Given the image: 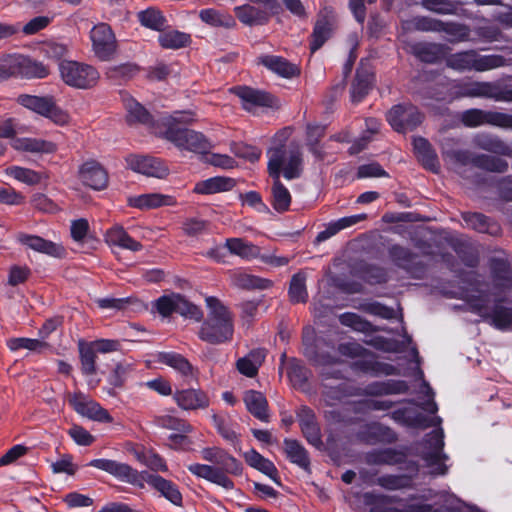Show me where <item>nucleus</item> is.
Listing matches in <instances>:
<instances>
[{"label": "nucleus", "instance_id": "16", "mask_svg": "<svg viewBox=\"0 0 512 512\" xmlns=\"http://www.w3.org/2000/svg\"><path fill=\"white\" fill-rule=\"evenodd\" d=\"M202 458L218 465L224 473L238 475L242 471L241 463L219 447H208L201 451Z\"/></svg>", "mask_w": 512, "mask_h": 512}, {"label": "nucleus", "instance_id": "41", "mask_svg": "<svg viewBox=\"0 0 512 512\" xmlns=\"http://www.w3.org/2000/svg\"><path fill=\"white\" fill-rule=\"evenodd\" d=\"M137 18L142 26L161 32L167 27V19L156 7H148L137 13Z\"/></svg>", "mask_w": 512, "mask_h": 512}, {"label": "nucleus", "instance_id": "59", "mask_svg": "<svg viewBox=\"0 0 512 512\" xmlns=\"http://www.w3.org/2000/svg\"><path fill=\"white\" fill-rule=\"evenodd\" d=\"M176 313L180 314L185 318H190L195 321H201L203 319L202 310L186 300L182 295H177Z\"/></svg>", "mask_w": 512, "mask_h": 512}, {"label": "nucleus", "instance_id": "9", "mask_svg": "<svg viewBox=\"0 0 512 512\" xmlns=\"http://www.w3.org/2000/svg\"><path fill=\"white\" fill-rule=\"evenodd\" d=\"M461 121L467 127L491 125L503 129H512V115L504 112L473 108L461 114Z\"/></svg>", "mask_w": 512, "mask_h": 512}, {"label": "nucleus", "instance_id": "35", "mask_svg": "<svg viewBox=\"0 0 512 512\" xmlns=\"http://www.w3.org/2000/svg\"><path fill=\"white\" fill-rule=\"evenodd\" d=\"M374 81V76L371 72L364 69H358L355 79L351 86V99L354 103L362 101V99L369 93Z\"/></svg>", "mask_w": 512, "mask_h": 512}, {"label": "nucleus", "instance_id": "58", "mask_svg": "<svg viewBox=\"0 0 512 512\" xmlns=\"http://www.w3.org/2000/svg\"><path fill=\"white\" fill-rule=\"evenodd\" d=\"M176 313L180 314L185 318H190L195 321H201L203 319L202 310L186 300L182 295H177Z\"/></svg>", "mask_w": 512, "mask_h": 512}, {"label": "nucleus", "instance_id": "46", "mask_svg": "<svg viewBox=\"0 0 512 512\" xmlns=\"http://www.w3.org/2000/svg\"><path fill=\"white\" fill-rule=\"evenodd\" d=\"M5 173L15 180L27 185H36L45 177L43 173L20 166H11Z\"/></svg>", "mask_w": 512, "mask_h": 512}, {"label": "nucleus", "instance_id": "20", "mask_svg": "<svg viewBox=\"0 0 512 512\" xmlns=\"http://www.w3.org/2000/svg\"><path fill=\"white\" fill-rule=\"evenodd\" d=\"M187 468L193 475L210 481L227 490L233 489L234 487L233 481L220 468L199 463L191 464Z\"/></svg>", "mask_w": 512, "mask_h": 512}, {"label": "nucleus", "instance_id": "60", "mask_svg": "<svg viewBox=\"0 0 512 512\" xmlns=\"http://www.w3.org/2000/svg\"><path fill=\"white\" fill-rule=\"evenodd\" d=\"M463 219L466 225L481 233H495L497 228L494 230L491 228L488 218L480 213H466L463 215Z\"/></svg>", "mask_w": 512, "mask_h": 512}, {"label": "nucleus", "instance_id": "27", "mask_svg": "<svg viewBox=\"0 0 512 512\" xmlns=\"http://www.w3.org/2000/svg\"><path fill=\"white\" fill-rule=\"evenodd\" d=\"M243 400L247 410L254 417L263 422L269 421L267 399L261 392L255 390L246 391Z\"/></svg>", "mask_w": 512, "mask_h": 512}, {"label": "nucleus", "instance_id": "22", "mask_svg": "<svg viewBox=\"0 0 512 512\" xmlns=\"http://www.w3.org/2000/svg\"><path fill=\"white\" fill-rule=\"evenodd\" d=\"M257 61L259 64H262L281 77L291 78L299 73L297 66L291 64L281 56L262 55L257 58Z\"/></svg>", "mask_w": 512, "mask_h": 512}, {"label": "nucleus", "instance_id": "54", "mask_svg": "<svg viewBox=\"0 0 512 512\" xmlns=\"http://www.w3.org/2000/svg\"><path fill=\"white\" fill-rule=\"evenodd\" d=\"M389 253L392 261L407 271H412L417 264V256L404 247L393 246Z\"/></svg>", "mask_w": 512, "mask_h": 512}, {"label": "nucleus", "instance_id": "48", "mask_svg": "<svg viewBox=\"0 0 512 512\" xmlns=\"http://www.w3.org/2000/svg\"><path fill=\"white\" fill-rule=\"evenodd\" d=\"M287 375L294 387L303 388L308 381L310 371L297 359H291L288 362Z\"/></svg>", "mask_w": 512, "mask_h": 512}, {"label": "nucleus", "instance_id": "47", "mask_svg": "<svg viewBox=\"0 0 512 512\" xmlns=\"http://www.w3.org/2000/svg\"><path fill=\"white\" fill-rule=\"evenodd\" d=\"M473 143L476 147L493 153L504 154L508 150L507 145L502 140L487 133L477 134L473 138Z\"/></svg>", "mask_w": 512, "mask_h": 512}, {"label": "nucleus", "instance_id": "62", "mask_svg": "<svg viewBox=\"0 0 512 512\" xmlns=\"http://www.w3.org/2000/svg\"><path fill=\"white\" fill-rule=\"evenodd\" d=\"M177 295L172 293L170 295H163L153 303V308L163 317H168L176 312Z\"/></svg>", "mask_w": 512, "mask_h": 512}, {"label": "nucleus", "instance_id": "5", "mask_svg": "<svg viewBox=\"0 0 512 512\" xmlns=\"http://www.w3.org/2000/svg\"><path fill=\"white\" fill-rule=\"evenodd\" d=\"M17 102L21 106L50 119L56 125H65L70 120L69 114L57 106L52 96L21 94L17 97Z\"/></svg>", "mask_w": 512, "mask_h": 512}, {"label": "nucleus", "instance_id": "12", "mask_svg": "<svg viewBox=\"0 0 512 512\" xmlns=\"http://www.w3.org/2000/svg\"><path fill=\"white\" fill-rule=\"evenodd\" d=\"M470 306L477 314L491 323L498 329H506L512 324V309L496 304L493 309L488 306V296L481 295L470 301Z\"/></svg>", "mask_w": 512, "mask_h": 512}, {"label": "nucleus", "instance_id": "50", "mask_svg": "<svg viewBox=\"0 0 512 512\" xmlns=\"http://www.w3.org/2000/svg\"><path fill=\"white\" fill-rule=\"evenodd\" d=\"M81 371L86 376L94 375L96 368V352L89 343H79Z\"/></svg>", "mask_w": 512, "mask_h": 512}, {"label": "nucleus", "instance_id": "36", "mask_svg": "<svg viewBox=\"0 0 512 512\" xmlns=\"http://www.w3.org/2000/svg\"><path fill=\"white\" fill-rule=\"evenodd\" d=\"M235 185L233 179L228 177H212L198 182L194 187V192L198 194H214L232 189Z\"/></svg>", "mask_w": 512, "mask_h": 512}, {"label": "nucleus", "instance_id": "34", "mask_svg": "<svg viewBox=\"0 0 512 512\" xmlns=\"http://www.w3.org/2000/svg\"><path fill=\"white\" fill-rule=\"evenodd\" d=\"M459 97L487 98L493 100L495 82L472 81L464 83L460 87Z\"/></svg>", "mask_w": 512, "mask_h": 512}, {"label": "nucleus", "instance_id": "23", "mask_svg": "<svg viewBox=\"0 0 512 512\" xmlns=\"http://www.w3.org/2000/svg\"><path fill=\"white\" fill-rule=\"evenodd\" d=\"M413 148L417 159L426 169L432 172L438 171L440 165L437 155L426 139L422 137L414 138Z\"/></svg>", "mask_w": 512, "mask_h": 512}, {"label": "nucleus", "instance_id": "14", "mask_svg": "<svg viewBox=\"0 0 512 512\" xmlns=\"http://www.w3.org/2000/svg\"><path fill=\"white\" fill-rule=\"evenodd\" d=\"M127 166L134 172L148 177L165 178L169 174V168L159 158L147 155H129L126 158Z\"/></svg>", "mask_w": 512, "mask_h": 512}, {"label": "nucleus", "instance_id": "53", "mask_svg": "<svg viewBox=\"0 0 512 512\" xmlns=\"http://www.w3.org/2000/svg\"><path fill=\"white\" fill-rule=\"evenodd\" d=\"M491 270L497 287L510 289L512 287L511 270L509 265L503 261L495 259L491 262Z\"/></svg>", "mask_w": 512, "mask_h": 512}, {"label": "nucleus", "instance_id": "17", "mask_svg": "<svg viewBox=\"0 0 512 512\" xmlns=\"http://www.w3.org/2000/svg\"><path fill=\"white\" fill-rule=\"evenodd\" d=\"M17 240L22 245L51 257L62 258L65 255V249L61 244L46 240L37 235L19 233Z\"/></svg>", "mask_w": 512, "mask_h": 512}, {"label": "nucleus", "instance_id": "11", "mask_svg": "<svg viewBox=\"0 0 512 512\" xmlns=\"http://www.w3.org/2000/svg\"><path fill=\"white\" fill-rule=\"evenodd\" d=\"M386 119L395 131L406 132L415 129L422 122L423 115L412 104H398L387 112Z\"/></svg>", "mask_w": 512, "mask_h": 512}, {"label": "nucleus", "instance_id": "26", "mask_svg": "<svg viewBox=\"0 0 512 512\" xmlns=\"http://www.w3.org/2000/svg\"><path fill=\"white\" fill-rule=\"evenodd\" d=\"M129 205L139 209H152L160 206H172L175 204V199L172 196L160 193L142 194L136 197H131L128 200Z\"/></svg>", "mask_w": 512, "mask_h": 512}, {"label": "nucleus", "instance_id": "52", "mask_svg": "<svg viewBox=\"0 0 512 512\" xmlns=\"http://www.w3.org/2000/svg\"><path fill=\"white\" fill-rule=\"evenodd\" d=\"M331 24L326 18L319 19L313 29L310 50L312 53L317 51L331 35Z\"/></svg>", "mask_w": 512, "mask_h": 512}, {"label": "nucleus", "instance_id": "49", "mask_svg": "<svg viewBox=\"0 0 512 512\" xmlns=\"http://www.w3.org/2000/svg\"><path fill=\"white\" fill-rule=\"evenodd\" d=\"M50 70L43 63L33 60L23 55L21 78H45L49 75Z\"/></svg>", "mask_w": 512, "mask_h": 512}, {"label": "nucleus", "instance_id": "38", "mask_svg": "<svg viewBox=\"0 0 512 512\" xmlns=\"http://www.w3.org/2000/svg\"><path fill=\"white\" fill-rule=\"evenodd\" d=\"M284 451L287 458L304 470H309L310 459L306 449L296 440L285 439Z\"/></svg>", "mask_w": 512, "mask_h": 512}, {"label": "nucleus", "instance_id": "45", "mask_svg": "<svg viewBox=\"0 0 512 512\" xmlns=\"http://www.w3.org/2000/svg\"><path fill=\"white\" fill-rule=\"evenodd\" d=\"M440 32L448 35V41L451 43L465 42L470 40V28L457 22L442 21Z\"/></svg>", "mask_w": 512, "mask_h": 512}, {"label": "nucleus", "instance_id": "7", "mask_svg": "<svg viewBox=\"0 0 512 512\" xmlns=\"http://www.w3.org/2000/svg\"><path fill=\"white\" fill-rule=\"evenodd\" d=\"M425 450L422 452V458L426 465L430 467L434 475H445L448 466L445 461L448 456L443 452L444 433L442 429L432 431L425 438Z\"/></svg>", "mask_w": 512, "mask_h": 512}, {"label": "nucleus", "instance_id": "29", "mask_svg": "<svg viewBox=\"0 0 512 512\" xmlns=\"http://www.w3.org/2000/svg\"><path fill=\"white\" fill-rule=\"evenodd\" d=\"M266 357L265 350L254 349L236 362L238 371L246 377H255Z\"/></svg>", "mask_w": 512, "mask_h": 512}, {"label": "nucleus", "instance_id": "31", "mask_svg": "<svg viewBox=\"0 0 512 512\" xmlns=\"http://www.w3.org/2000/svg\"><path fill=\"white\" fill-rule=\"evenodd\" d=\"M245 461L248 465L262 472L271 478L275 483L279 484L278 470L274 463L269 459L263 457L256 450L251 449L244 453Z\"/></svg>", "mask_w": 512, "mask_h": 512}, {"label": "nucleus", "instance_id": "57", "mask_svg": "<svg viewBox=\"0 0 512 512\" xmlns=\"http://www.w3.org/2000/svg\"><path fill=\"white\" fill-rule=\"evenodd\" d=\"M420 5L427 11L439 15H454L457 6L452 0H421Z\"/></svg>", "mask_w": 512, "mask_h": 512}, {"label": "nucleus", "instance_id": "21", "mask_svg": "<svg viewBox=\"0 0 512 512\" xmlns=\"http://www.w3.org/2000/svg\"><path fill=\"white\" fill-rule=\"evenodd\" d=\"M269 8L256 7L250 4L236 6L234 13L238 20L247 26L263 25L268 22L271 13Z\"/></svg>", "mask_w": 512, "mask_h": 512}, {"label": "nucleus", "instance_id": "56", "mask_svg": "<svg viewBox=\"0 0 512 512\" xmlns=\"http://www.w3.org/2000/svg\"><path fill=\"white\" fill-rule=\"evenodd\" d=\"M154 422L157 426L165 429L176 430L181 433H190L192 426L174 415L162 414L155 417Z\"/></svg>", "mask_w": 512, "mask_h": 512}, {"label": "nucleus", "instance_id": "51", "mask_svg": "<svg viewBox=\"0 0 512 512\" xmlns=\"http://www.w3.org/2000/svg\"><path fill=\"white\" fill-rule=\"evenodd\" d=\"M289 297L293 303H304L307 301L308 292L306 289L305 273L298 272L293 275L289 287Z\"/></svg>", "mask_w": 512, "mask_h": 512}, {"label": "nucleus", "instance_id": "24", "mask_svg": "<svg viewBox=\"0 0 512 512\" xmlns=\"http://www.w3.org/2000/svg\"><path fill=\"white\" fill-rule=\"evenodd\" d=\"M105 240L109 245L119 246L133 252L140 251L142 244L133 239L122 226L115 225L105 234Z\"/></svg>", "mask_w": 512, "mask_h": 512}, {"label": "nucleus", "instance_id": "64", "mask_svg": "<svg viewBox=\"0 0 512 512\" xmlns=\"http://www.w3.org/2000/svg\"><path fill=\"white\" fill-rule=\"evenodd\" d=\"M325 127L321 125H309L307 127V144L310 147V151L317 157H321V151L318 149L317 144L319 140L324 136Z\"/></svg>", "mask_w": 512, "mask_h": 512}, {"label": "nucleus", "instance_id": "2", "mask_svg": "<svg viewBox=\"0 0 512 512\" xmlns=\"http://www.w3.org/2000/svg\"><path fill=\"white\" fill-rule=\"evenodd\" d=\"M88 466L105 471L116 479L136 486H143V481L156 489L160 494L174 505L182 504V495L177 486L163 477L147 472L139 473L126 463L111 459H93Z\"/></svg>", "mask_w": 512, "mask_h": 512}, {"label": "nucleus", "instance_id": "6", "mask_svg": "<svg viewBox=\"0 0 512 512\" xmlns=\"http://www.w3.org/2000/svg\"><path fill=\"white\" fill-rule=\"evenodd\" d=\"M59 71L65 84L78 89L95 86L100 77L93 66L77 61L60 62Z\"/></svg>", "mask_w": 512, "mask_h": 512}, {"label": "nucleus", "instance_id": "28", "mask_svg": "<svg viewBox=\"0 0 512 512\" xmlns=\"http://www.w3.org/2000/svg\"><path fill=\"white\" fill-rule=\"evenodd\" d=\"M157 361L159 363L165 364L175 371H177L179 374H181L183 377H194L195 376V369L191 365V363L181 354L176 352H160L157 355Z\"/></svg>", "mask_w": 512, "mask_h": 512}, {"label": "nucleus", "instance_id": "61", "mask_svg": "<svg viewBox=\"0 0 512 512\" xmlns=\"http://www.w3.org/2000/svg\"><path fill=\"white\" fill-rule=\"evenodd\" d=\"M7 345L12 351L19 349L41 351L43 348L47 347V344L44 341L31 338H12L8 340Z\"/></svg>", "mask_w": 512, "mask_h": 512}, {"label": "nucleus", "instance_id": "37", "mask_svg": "<svg viewBox=\"0 0 512 512\" xmlns=\"http://www.w3.org/2000/svg\"><path fill=\"white\" fill-rule=\"evenodd\" d=\"M408 390V385L404 381L388 380L384 382H374L369 384L364 393L371 396L401 394Z\"/></svg>", "mask_w": 512, "mask_h": 512}, {"label": "nucleus", "instance_id": "44", "mask_svg": "<svg viewBox=\"0 0 512 512\" xmlns=\"http://www.w3.org/2000/svg\"><path fill=\"white\" fill-rule=\"evenodd\" d=\"M234 284L242 289L265 290L272 287L273 282L269 279L254 276L245 272H238L233 277Z\"/></svg>", "mask_w": 512, "mask_h": 512}, {"label": "nucleus", "instance_id": "42", "mask_svg": "<svg viewBox=\"0 0 512 512\" xmlns=\"http://www.w3.org/2000/svg\"><path fill=\"white\" fill-rule=\"evenodd\" d=\"M123 104L127 111V121L129 123L148 124L150 122L148 111L133 97L124 95Z\"/></svg>", "mask_w": 512, "mask_h": 512}, {"label": "nucleus", "instance_id": "25", "mask_svg": "<svg viewBox=\"0 0 512 512\" xmlns=\"http://www.w3.org/2000/svg\"><path fill=\"white\" fill-rule=\"evenodd\" d=\"M367 218L366 214H357V215H351L342 217L340 219H337L335 221H331L327 224L326 228L319 232L316 236L317 242H324L328 240L329 238L336 235L338 232L349 228L353 225H356L357 223L365 220Z\"/></svg>", "mask_w": 512, "mask_h": 512}, {"label": "nucleus", "instance_id": "32", "mask_svg": "<svg viewBox=\"0 0 512 512\" xmlns=\"http://www.w3.org/2000/svg\"><path fill=\"white\" fill-rule=\"evenodd\" d=\"M411 49L419 60L426 63H435L446 54V47L439 43H416Z\"/></svg>", "mask_w": 512, "mask_h": 512}, {"label": "nucleus", "instance_id": "55", "mask_svg": "<svg viewBox=\"0 0 512 512\" xmlns=\"http://www.w3.org/2000/svg\"><path fill=\"white\" fill-rule=\"evenodd\" d=\"M472 164L478 168L498 173L505 172L508 168L505 160L484 154L473 157Z\"/></svg>", "mask_w": 512, "mask_h": 512}, {"label": "nucleus", "instance_id": "3", "mask_svg": "<svg viewBox=\"0 0 512 512\" xmlns=\"http://www.w3.org/2000/svg\"><path fill=\"white\" fill-rule=\"evenodd\" d=\"M207 318L197 333L200 340L212 345L231 342L234 336V315L217 297L207 296Z\"/></svg>", "mask_w": 512, "mask_h": 512}, {"label": "nucleus", "instance_id": "4", "mask_svg": "<svg viewBox=\"0 0 512 512\" xmlns=\"http://www.w3.org/2000/svg\"><path fill=\"white\" fill-rule=\"evenodd\" d=\"M447 67L458 71L487 72L504 66L512 65V59H506L499 54H480L475 49H469L450 55L446 60Z\"/></svg>", "mask_w": 512, "mask_h": 512}, {"label": "nucleus", "instance_id": "15", "mask_svg": "<svg viewBox=\"0 0 512 512\" xmlns=\"http://www.w3.org/2000/svg\"><path fill=\"white\" fill-rule=\"evenodd\" d=\"M231 91L239 97L245 110L251 111L257 107H272L274 105L273 97L264 91L254 89L248 86H237Z\"/></svg>", "mask_w": 512, "mask_h": 512}, {"label": "nucleus", "instance_id": "30", "mask_svg": "<svg viewBox=\"0 0 512 512\" xmlns=\"http://www.w3.org/2000/svg\"><path fill=\"white\" fill-rule=\"evenodd\" d=\"M158 43L163 49L178 50L191 43V36L175 29H163L159 32Z\"/></svg>", "mask_w": 512, "mask_h": 512}, {"label": "nucleus", "instance_id": "19", "mask_svg": "<svg viewBox=\"0 0 512 512\" xmlns=\"http://www.w3.org/2000/svg\"><path fill=\"white\" fill-rule=\"evenodd\" d=\"M83 184L95 190H102L107 186L108 175L103 167L96 161L85 162L79 170Z\"/></svg>", "mask_w": 512, "mask_h": 512}, {"label": "nucleus", "instance_id": "13", "mask_svg": "<svg viewBox=\"0 0 512 512\" xmlns=\"http://www.w3.org/2000/svg\"><path fill=\"white\" fill-rule=\"evenodd\" d=\"M92 49L101 60H108L116 51V39L111 27L106 23L95 25L90 31Z\"/></svg>", "mask_w": 512, "mask_h": 512}, {"label": "nucleus", "instance_id": "63", "mask_svg": "<svg viewBox=\"0 0 512 512\" xmlns=\"http://www.w3.org/2000/svg\"><path fill=\"white\" fill-rule=\"evenodd\" d=\"M378 484L389 490H397L409 487L411 479L404 475H386L378 478Z\"/></svg>", "mask_w": 512, "mask_h": 512}, {"label": "nucleus", "instance_id": "43", "mask_svg": "<svg viewBox=\"0 0 512 512\" xmlns=\"http://www.w3.org/2000/svg\"><path fill=\"white\" fill-rule=\"evenodd\" d=\"M23 55L8 54L0 58V80L20 77Z\"/></svg>", "mask_w": 512, "mask_h": 512}, {"label": "nucleus", "instance_id": "33", "mask_svg": "<svg viewBox=\"0 0 512 512\" xmlns=\"http://www.w3.org/2000/svg\"><path fill=\"white\" fill-rule=\"evenodd\" d=\"M228 251L242 259L252 260L260 257V248L243 238H228L225 241Z\"/></svg>", "mask_w": 512, "mask_h": 512}, {"label": "nucleus", "instance_id": "10", "mask_svg": "<svg viewBox=\"0 0 512 512\" xmlns=\"http://www.w3.org/2000/svg\"><path fill=\"white\" fill-rule=\"evenodd\" d=\"M68 403L82 417L100 423L113 422L112 416L105 408L82 392L69 394Z\"/></svg>", "mask_w": 512, "mask_h": 512}, {"label": "nucleus", "instance_id": "40", "mask_svg": "<svg viewBox=\"0 0 512 512\" xmlns=\"http://www.w3.org/2000/svg\"><path fill=\"white\" fill-rule=\"evenodd\" d=\"M12 146L16 150L31 153H52L56 150L54 143L37 138H18Z\"/></svg>", "mask_w": 512, "mask_h": 512}, {"label": "nucleus", "instance_id": "39", "mask_svg": "<svg viewBox=\"0 0 512 512\" xmlns=\"http://www.w3.org/2000/svg\"><path fill=\"white\" fill-rule=\"evenodd\" d=\"M199 17L204 23L213 27H223L226 29H233L236 27V21L232 15L213 8L201 10Z\"/></svg>", "mask_w": 512, "mask_h": 512}, {"label": "nucleus", "instance_id": "1", "mask_svg": "<svg viewBox=\"0 0 512 512\" xmlns=\"http://www.w3.org/2000/svg\"><path fill=\"white\" fill-rule=\"evenodd\" d=\"M290 135L285 128L274 137L275 146L268 150V173L273 178L271 188L272 207L279 213L286 212L291 204V194L280 181L281 173L287 180L297 179L303 171V159L300 147L296 143L284 145Z\"/></svg>", "mask_w": 512, "mask_h": 512}, {"label": "nucleus", "instance_id": "8", "mask_svg": "<svg viewBox=\"0 0 512 512\" xmlns=\"http://www.w3.org/2000/svg\"><path fill=\"white\" fill-rule=\"evenodd\" d=\"M165 137L178 148L194 153L205 154L212 148L211 142L201 132L191 129L170 127Z\"/></svg>", "mask_w": 512, "mask_h": 512}, {"label": "nucleus", "instance_id": "18", "mask_svg": "<svg viewBox=\"0 0 512 512\" xmlns=\"http://www.w3.org/2000/svg\"><path fill=\"white\" fill-rule=\"evenodd\" d=\"M173 399L183 410L206 409L209 406V398L201 389H181L173 393Z\"/></svg>", "mask_w": 512, "mask_h": 512}]
</instances>
